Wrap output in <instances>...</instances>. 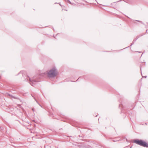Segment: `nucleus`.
<instances>
[{
  "mask_svg": "<svg viewBox=\"0 0 148 148\" xmlns=\"http://www.w3.org/2000/svg\"><path fill=\"white\" fill-rule=\"evenodd\" d=\"M58 74V71L55 67H53L48 72L47 75L48 77L54 78Z\"/></svg>",
  "mask_w": 148,
  "mask_h": 148,
  "instance_id": "f257e3e1",
  "label": "nucleus"
},
{
  "mask_svg": "<svg viewBox=\"0 0 148 148\" xmlns=\"http://www.w3.org/2000/svg\"><path fill=\"white\" fill-rule=\"evenodd\" d=\"M134 143L144 147H148V144L142 140L135 139L134 140Z\"/></svg>",
  "mask_w": 148,
  "mask_h": 148,
  "instance_id": "f03ea898",
  "label": "nucleus"
},
{
  "mask_svg": "<svg viewBox=\"0 0 148 148\" xmlns=\"http://www.w3.org/2000/svg\"><path fill=\"white\" fill-rule=\"evenodd\" d=\"M26 80L27 81H29L30 84L33 86H34V85L36 83L39 82V81L38 80V79L37 78L36 76H34L31 78H30L29 76H26Z\"/></svg>",
  "mask_w": 148,
  "mask_h": 148,
  "instance_id": "7ed1b4c3",
  "label": "nucleus"
},
{
  "mask_svg": "<svg viewBox=\"0 0 148 148\" xmlns=\"http://www.w3.org/2000/svg\"><path fill=\"white\" fill-rule=\"evenodd\" d=\"M76 146H78L80 148H85V145L83 143H78L76 145Z\"/></svg>",
  "mask_w": 148,
  "mask_h": 148,
  "instance_id": "20e7f679",
  "label": "nucleus"
},
{
  "mask_svg": "<svg viewBox=\"0 0 148 148\" xmlns=\"http://www.w3.org/2000/svg\"><path fill=\"white\" fill-rule=\"evenodd\" d=\"M142 36V35L141 36H137L135 39H134L131 45L130 46H132V45L134 44V42L139 38Z\"/></svg>",
  "mask_w": 148,
  "mask_h": 148,
  "instance_id": "39448f33",
  "label": "nucleus"
},
{
  "mask_svg": "<svg viewBox=\"0 0 148 148\" xmlns=\"http://www.w3.org/2000/svg\"><path fill=\"white\" fill-rule=\"evenodd\" d=\"M25 72L23 71H21L18 74V75H19L21 74V75H22L23 77L24 76V74L25 73Z\"/></svg>",
  "mask_w": 148,
  "mask_h": 148,
  "instance_id": "423d86ee",
  "label": "nucleus"
},
{
  "mask_svg": "<svg viewBox=\"0 0 148 148\" xmlns=\"http://www.w3.org/2000/svg\"><path fill=\"white\" fill-rule=\"evenodd\" d=\"M34 99H35V100L36 101V102L41 107H42V106L36 100V99L34 97Z\"/></svg>",
  "mask_w": 148,
  "mask_h": 148,
  "instance_id": "0eeeda50",
  "label": "nucleus"
},
{
  "mask_svg": "<svg viewBox=\"0 0 148 148\" xmlns=\"http://www.w3.org/2000/svg\"><path fill=\"white\" fill-rule=\"evenodd\" d=\"M13 98L14 99H19V98L18 97H14V96L13 97Z\"/></svg>",
  "mask_w": 148,
  "mask_h": 148,
  "instance_id": "6e6552de",
  "label": "nucleus"
},
{
  "mask_svg": "<svg viewBox=\"0 0 148 148\" xmlns=\"http://www.w3.org/2000/svg\"><path fill=\"white\" fill-rule=\"evenodd\" d=\"M9 96H10V97H12V98H13V97L14 96H13V95H10V94H9Z\"/></svg>",
  "mask_w": 148,
  "mask_h": 148,
  "instance_id": "1a4fd4ad",
  "label": "nucleus"
},
{
  "mask_svg": "<svg viewBox=\"0 0 148 148\" xmlns=\"http://www.w3.org/2000/svg\"><path fill=\"white\" fill-rule=\"evenodd\" d=\"M136 21H138V22H140V23L142 22L141 21H138V20H136Z\"/></svg>",
  "mask_w": 148,
  "mask_h": 148,
  "instance_id": "9d476101",
  "label": "nucleus"
},
{
  "mask_svg": "<svg viewBox=\"0 0 148 148\" xmlns=\"http://www.w3.org/2000/svg\"><path fill=\"white\" fill-rule=\"evenodd\" d=\"M68 1H69V3H70V4H71V2L69 0H67Z\"/></svg>",
  "mask_w": 148,
  "mask_h": 148,
  "instance_id": "9b49d317",
  "label": "nucleus"
},
{
  "mask_svg": "<svg viewBox=\"0 0 148 148\" xmlns=\"http://www.w3.org/2000/svg\"><path fill=\"white\" fill-rule=\"evenodd\" d=\"M122 106V105L120 104V105H119V107H121Z\"/></svg>",
  "mask_w": 148,
  "mask_h": 148,
  "instance_id": "f8f14e48",
  "label": "nucleus"
},
{
  "mask_svg": "<svg viewBox=\"0 0 148 148\" xmlns=\"http://www.w3.org/2000/svg\"><path fill=\"white\" fill-rule=\"evenodd\" d=\"M148 31V30H146V33H148V32H147V31Z\"/></svg>",
  "mask_w": 148,
  "mask_h": 148,
  "instance_id": "ddd939ff",
  "label": "nucleus"
},
{
  "mask_svg": "<svg viewBox=\"0 0 148 148\" xmlns=\"http://www.w3.org/2000/svg\"><path fill=\"white\" fill-rule=\"evenodd\" d=\"M142 77H144L145 78H146L147 76H144V77H143L142 76Z\"/></svg>",
  "mask_w": 148,
  "mask_h": 148,
  "instance_id": "4468645a",
  "label": "nucleus"
},
{
  "mask_svg": "<svg viewBox=\"0 0 148 148\" xmlns=\"http://www.w3.org/2000/svg\"><path fill=\"white\" fill-rule=\"evenodd\" d=\"M140 71H141V67H140Z\"/></svg>",
  "mask_w": 148,
  "mask_h": 148,
  "instance_id": "2eb2a0df",
  "label": "nucleus"
},
{
  "mask_svg": "<svg viewBox=\"0 0 148 148\" xmlns=\"http://www.w3.org/2000/svg\"><path fill=\"white\" fill-rule=\"evenodd\" d=\"M32 110L33 111H34V109L33 108L32 109Z\"/></svg>",
  "mask_w": 148,
  "mask_h": 148,
  "instance_id": "dca6fc26",
  "label": "nucleus"
}]
</instances>
